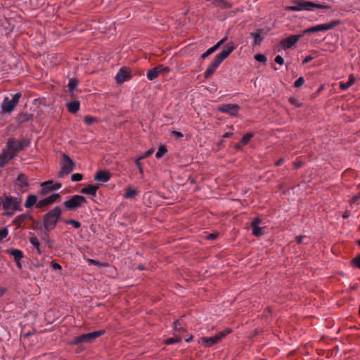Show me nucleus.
<instances>
[{"mask_svg":"<svg viewBox=\"0 0 360 360\" xmlns=\"http://www.w3.org/2000/svg\"><path fill=\"white\" fill-rule=\"evenodd\" d=\"M37 198L35 195H27L26 200L25 202V207L26 208H30L34 205H37Z\"/></svg>","mask_w":360,"mask_h":360,"instance_id":"nucleus-25","label":"nucleus"},{"mask_svg":"<svg viewBox=\"0 0 360 360\" xmlns=\"http://www.w3.org/2000/svg\"><path fill=\"white\" fill-rule=\"evenodd\" d=\"M105 333L104 330H99L89 333L82 334L74 338L72 345H77L79 344H87L91 342L97 338L101 336Z\"/></svg>","mask_w":360,"mask_h":360,"instance_id":"nucleus-6","label":"nucleus"},{"mask_svg":"<svg viewBox=\"0 0 360 360\" xmlns=\"http://www.w3.org/2000/svg\"><path fill=\"white\" fill-rule=\"evenodd\" d=\"M167 150L165 146H160L155 153V158L158 159L162 158L167 153Z\"/></svg>","mask_w":360,"mask_h":360,"instance_id":"nucleus-32","label":"nucleus"},{"mask_svg":"<svg viewBox=\"0 0 360 360\" xmlns=\"http://www.w3.org/2000/svg\"><path fill=\"white\" fill-rule=\"evenodd\" d=\"M330 8V6L326 4L314 3L307 0H295L292 6H287L285 9L288 11H313L315 8L328 9Z\"/></svg>","mask_w":360,"mask_h":360,"instance_id":"nucleus-3","label":"nucleus"},{"mask_svg":"<svg viewBox=\"0 0 360 360\" xmlns=\"http://www.w3.org/2000/svg\"><path fill=\"white\" fill-rule=\"evenodd\" d=\"M225 40L226 38H224L219 40L215 45L212 46V49L214 50V51H217L220 47V46H221L224 43Z\"/></svg>","mask_w":360,"mask_h":360,"instance_id":"nucleus-45","label":"nucleus"},{"mask_svg":"<svg viewBox=\"0 0 360 360\" xmlns=\"http://www.w3.org/2000/svg\"><path fill=\"white\" fill-rule=\"evenodd\" d=\"M2 202H3V197L0 196V206L1 205L2 206Z\"/></svg>","mask_w":360,"mask_h":360,"instance_id":"nucleus-64","label":"nucleus"},{"mask_svg":"<svg viewBox=\"0 0 360 360\" xmlns=\"http://www.w3.org/2000/svg\"><path fill=\"white\" fill-rule=\"evenodd\" d=\"M62 216V209L59 206H56L51 210L47 211L43 216V225L46 231H53L60 220Z\"/></svg>","mask_w":360,"mask_h":360,"instance_id":"nucleus-2","label":"nucleus"},{"mask_svg":"<svg viewBox=\"0 0 360 360\" xmlns=\"http://www.w3.org/2000/svg\"><path fill=\"white\" fill-rule=\"evenodd\" d=\"M8 234V230L6 227L0 229V241L6 238Z\"/></svg>","mask_w":360,"mask_h":360,"instance_id":"nucleus-36","label":"nucleus"},{"mask_svg":"<svg viewBox=\"0 0 360 360\" xmlns=\"http://www.w3.org/2000/svg\"><path fill=\"white\" fill-rule=\"evenodd\" d=\"M21 200L12 196L4 195L3 196L2 208L6 214L13 215L16 211L21 210Z\"/></svg>","mask_w":360,"mask_h":360,"instance_id":"nucleus-4","label":"nucleus"},{"mask_svg":"<svg viewBox=\"0 0 360 360\" xmlns=\"http://www.w3.org/2000/svg\"><path fill=\"white\" fill-rule=\"evenodd\" d=\"M212 4L217 6L223 9H226L231 7V4L224 0H211Z\"/></svg>","mask_w":360,"mask_h":360,"instance_id":"nucleus-28","label":"nucleus"},{"mask_svg":"<svg viewBox=\"0 0 360 360\" xmlns=\"http://www.w3.org/2000/svg\"><path fill=\"white\" fill-rule=\"evenodd\" d=\"M51 267L54 269V270H60L61 269V266L58 264L57 262H56L55 261H52L51 262Z\"/></svg>","mask_w":360,"mask_h":360,"instance_id":"nucleus-48","label":"nucleus"},{"mask_svg":"<svg viewBox=\"0 0 360 360\" xmlns=\"http://www.w3.org/2000/svg\"><path fill=\"white\" fill-rule=\"evenodd\" d=\"M288 101L292 105H294L297 107L301 106V103L294 97L289 98Z\"/></svg>","mask_w":360,"mask_h":360,"instance_id":"nucleus-44","label":"nucleus"},{"mask_svg":"<svg viewBox=\"0 0 360 360\" xmlns=\"http://www.w3.org/2000/svg\"><path fill=\"white\" fill-rule=\"evenodd\" d=\"M192 338H193V336H192V335H191L189 338H186V339L185 340V341H186V342H190V341H191V340L192 339Z\"/></svg>","mask_w":360,"mask_h":360,"instance_id":"nucleus-63","label":"nucleus"},{"mask_svg":"<svg viewBox=\"0 0 360 360\" xmlns=\"http://www.w3.org/2000/svg\"><path fill=\"white\" fill-rule=\"evenodd\" d=\"M240 110V106L233 103H225L218 107V110L221 112L237 116Z\"/></svg>","mask_w":360,"mask_h":360,"instance_id":"nucleus-12","label":"nucleus"},{"mask_svg":"<svg viewBox=\"0 0 360 360\" xmlns=\"http://www.w3.org/2000/svg\"><path fill=\"white\" fill-rule=\"evenodd\" d=\"M20 260H18V262H16V265L19 268V269H21V264H20Z\"/></svg>","mask_w":360,"mask_h":360,"instance_id":"nucleus-61","label":"nucleus"},{"mask_svg":"<svg viewBox=\"0 0 360 360\" xmlns=\"http://www.w3.org/2000/svg\"><path fill=\"white\" fill-rule=\"evenodd\" d=\"M174 330H177L179 332H183L184 331V328L181 326V324L179 322V321H176L174 322Z\"/></svg>","mask_w":360,"mask_h":360,"instance_id":"nucleus-40","label":"nucleus"},{"mask_svg":"<svg viewBox=\"0 0 360 360\" xmlns=\"http://www.w3.org/2000/svg\"><path fill=\"white\" fill-rule=\"evenodd\" d=\"M355 82V77L353 75H349L348 81L347 82H340V88L342 90H345L350 87Z\"/></svg>","mask_w":360,"mask_h":360,"instance_id":"nucleus-27","label":"nucleus"},{"mask_svg":"<svg viewBox=\"0 0 360 360\" xmlns=\"http://www.w3.org/2000/svg\"><path fill=\"white\" fill-rule=\"evenodd\" d=\"M304 83V79L302 77H300L294 83V86L295 88H300Z\"/></svg>","mask_w":360,"mask_h":360,"instance_id":"nucleus-39","label":"nucleus"},{"mask_svg":"<svg viewBox=\"0 0 360 360\" xmlns=\"http://www.w3.org/2000/svg\"><path fill=\"white\" fill-rule=\"evenodd\" d=\"M283 162H284V160H283V159H282V158H281V159H279V160L276 162V166H280V165H281L283 163Z\"/></svg>","mask_w":360,"mask_h":360,"instance_id":"nucleus-59","label":"nucleus"},{"mask_svg":"<svg viewBox=\"0 0 360 360\" xmlns=\"http://www.w3.org/2000/svg\"><path fill=\"white\" fill-rule=\"evenodd\" d=\"M88 262H89V264H91L99 265L98 262H97L96 260L92 259H88Z\"/></svg>","mask_w":360,"mask_h":360,"instance_id":"nucleus-57","label":"nucleus"},{"mask_svg":"<svg viewBox=\"0 0 360 360\" xmlns=\"http://www.w3.org/2000/svg\"><path fill=\"white\" fill-rule=\"evenodd\" d=\"M31 117H32L31 115H30V114H24L22 115V120L23 121H28V120H30L31 119Z\"/></svg>","mask_w":360,"mask_h":360,"instance_id":"nucleus-54","label":"nucleus"},{"mask_svg":"<svg viewBox=\"0 0 360 360\" xmlns=\"http://www.w3.org/2000/svg\"><path fill=\"white\" fill-rule=\"evenodd\" d=\"M254 58L255 60L258 62L266 63L267 60L266 57L264 55L260 53L256 54Z\"/></svg>","mask_w":360,"mask_h":360,"instance_id":"nucleus-38","label":"nucleus"},{"mask_svg":"<svg viewBox=\"0 0 360 360\" xmlns=\"http://www.w3.org/2000/svg\"><path fill=\"white\" fill-rule=\"evenodd\" d=\"M232 136H233V133L231 131H229V132H226L225 134H224L222 137L223 138H230Z\"/></svg>","mask_w":360,"mask_h":360,"instance_id":"nucleus-56","label":"nucleus"},{"mask_svg":"<svg viewBox=\"0 0 360 360\" xmlns=\"http://www.w3.org/2000/svg\"><path fill=\"white\" fill-rule=\"evenodd\" d=\"M65 223L66 224L72 225L75 229H77L81 226L80 222L75 219H66Z\"/></svg>","mask_w":360,"mask_h":360,"instance_id":"nucleus-33","label":"nucleus"},{"mask_svg":"<svg viewBox=\"0 0 360 360\" xmlns=\"http://www.w3.org/2000/svg\"><path fill=\"white\" fill-rule=\"evenodd\" d=\"M172 135L179 139V138H182L184 136L183 134L180 131H172Z\"/></svg>","mask_w":360,"mask_h":360,"instance_id":"nucleus-52","label":"nucleus"},{"mask_svg":"<svg viewBox=\"0 0 360 360\" xmlns=\"http://www.w3.org/2000/svg\"><path fill=\"white\" fill-rule=\"evenodd\" d=\"M169 68L168 67L160 65L150 70L147 72L146 77L148 80L152 81L155 79L160 74L165 75L169 72Z\"/></svg>","mask_w":360,"mask_h":360,"instance_id":"nucleus-13","label":"nucleus"},{"mask_svg":"<svg viewBox=\"0 0 360 360\" xmlns=\"http://www.w3.org/2000/svg\"><path fill=\"white\" fill-rule=\"evenodd\" d=\"M75 163L72 159L67 155H63V162L60 169L58 176L59 177H63L69 174L74 169Z\"/></svg>","mask_w":360,"mask_h":360,"instance_id":"nucleus-10","label":"nucleus"},{"mask_svg":"<svg viewBox=\"0 0 360 360\" xmlns=\"http://www.w3.org/2000/svg\"><path fill=\"white\" fill-rule=\"evenodd\" d=\"M141 160V159H139V158H137L135 160V164H136V165L137 166V167H138V169H139V170L140 173H141V174H142V173H143V167H142L141 164V162H140V160Z\"/></svg>","mask_w":360,"mask_h":360,"instance_id":"nucleus-51","label":"nucleus"},{"mask_svg":"<svg viewBox=\"0 0 360 360\" xmlns=\"http://www.w3.org/2000/svg\"><path fill=\"white\" fill-rule=\"evenodd\" d=\"M250 34L253 37V44L259 45L263 40L262 36L258 33L252 32Z\"/></svg>","mask_w":360,"mask_h":360,"instance_id":"nucleus-31","label":"nucleus"},{"mask_svg":"<svg viewBox=\"0 0 360 360\" xmlns=\"http://www.w3.org/2000/svg\"><path fill=\"white\" fill-rule=\"evenodd\" d=\"M261 220L258 218H255L252 221L250 224L252 234L255 236H259L264 233L263 228L259 226Z\"/></svg>","mask_w":360,"mask_h":360,"instance_id":"nucleus-19","label":"nucleus"},{"mask_svg":"<svg viewBox=\"0 0 360 360\" xmlns=\"http://www.w3.org/2000/svg\"><path fill=\"white\" fill-rule=\"evenodd\" d=\"M352 263L356 267L360 269V255L354 257L352 259Z\"/></svg>","mask_w":360,"mask_h":360,"instance_id":"nucleus-49","label":"nucleus"},{"mask_svg":"<svg viewBox=\"0 0 360 360\" xmlns=\"http://www.w3.org/2000/svg\"><path fill=\"white\" fill-rule=\"evenodd\" d=\"M214 51V50L212 49V47H210V49H208L205 52H204L201 56H200V58L204 60L205 59L207 56H209L210 55H211L212 53H213Z\"/></svg>","mask_w":360,"mask_h":360,"instance_id":"nucleus-42","label":"nucleus"},{"mask_svg":"<svg viewBox=\"0 0 360 360\" xmlns=\"http://www.w3.org/2000/svg\"><path fill=\"white\" fill-rule=\"evenodd\" d=\"M86 202V198L80 195H75L64 202V207L68 210H73L82 207Z\"/></svg>","mask_w":360,"mask_h":360,"instance_id":"nucleus-9","label":"nucleus"},{"mask_svg":"<svg viewBox=\"0 0 360 360\" xmlns=\"http://www.w3.org/2000/svg\"><path fill=\"white\" fill-rule=\"evenodd\" d=\"M225 40L226 38H224L219 40L215 45L212 46V49L214 50V51H217L220 47V46H221L224 43Z\"/></svg>","mask_w":360,"mask_h":360,"instance_id":"nucleus-46","label":"nucleus"},{"mask_svg":"<svg viewBox=\"0 0 360 360\" xmlns=\"http://www.w3.org/2000/svg\"><path fill=\"white\" fill-rule=\"evenodd\" d=\"M76 85H77V81L75 79H71L69 80L68 87H69L70 91H72L74 89V88L76 86Z\"/></svg>","mask_w":360,"mask_h":360,"instance_id":"nucleus-47","label":"nucleus"},{"mask_svg":"<svg viewBox=\"0 0 360 360\" xmlns=\"http://www.w3.org/2000/svg\"><path fill=\"white\" fill-rule=\"evenodd\" d=\"M340 23H341V22L339 20H332L328 23L320 24V25H315L313 27H310L307 29H305L303 31L302 34L304 35L307 33L327 31V30L333 29L335 26L340 25Z\"/></svg>","mask_w":360,"mask_h":360,"instance_id":"nucleus-7","label":"nucleus"},{"mask_svg":"<svg viewBox=\"0 0 360 360\" xmlns=\"http://www.w3.org/2000/svg\"><path fill=\"white\" fill-rule=\"evenodd\" d=\"M98 190V186L95 185H89L88 186L83 188L81 192L84 194L90 195L92 196H95L96 191Z\"/></svg>","mask_w":360,"mask_h":360,"instance_id":"nucleus-23","label":"nucleus"},{"mask_svg":"<svg viewBox=\"0 0 360 360\" xmlns=\"http://www.w3.org/2000/svg\"><path fill=\"white\" fill-rule=\"evenodd\" d=\"M84 121L87 125H91L94 122H96L97 120L96 117L89 115L84 117Z\"/></svg>","mask_w":360,"mask_h":360,"instance_id":"nucleus-37","label":"nucleus"},{"mask_svg":"<svg viewBox=\"0 0 360 360\" xmlns=\"http://www.w3.org/2000/svg\"><path fill=\"white\" fill-rule=\"evenodd\" d=\"M252 137V134H250V133L245 134L242 137V139L240 140L241 145L242 146L246 145L250 141V140L251 139Z\"/></svg>","mask_w":360,"mask_h":360,"instance_id":"nucleus-34","label":"nucleus"},{"mask_svg":"<svg viewBox=\"0 0 360 360\" xmlns=\"http://www.w3.org/2000/svg\"><path fill=\"white\" fill-rule=\"evenodd\" d=\"M8 253L13 257L15 262H18L23 257L22 252L18 249H11L8 250Z\"/></svg>","mask_w":360,"mask_h":360,"instance_id":"nucleus-26","label":"nucleus"},{"mask_svg":"<svg viewBox=\"0 0 360 360\" xmlns=\"http://www.w3.org/2000/svg\"><path fill=\"white\" fill-rule=\"evenodd\" d=\"M139 193L136 189L128 188L124 194V198L127 199L134 198Z\"/></svg>","mask_w":360,"mask_h":360,"instance_id":"nucleus-30","label":"nucleus"},{"mask_svg":"<svg viewBox=\"0 0 360 360\" xmlns=\"http://www.w3.org/2000/svg\"><path fill=\"white\" fill-rule=\"evenodd\" d=\"M60 194L53 193L44 199L38 201L37 203V208H41L50 205L56 202L60 198Z\"/></svg>","mask_w":360,"mask_h":360,"instance_id":"nucleus-16","label":"nucleus"},{"mask_svg":"<svg viewBox=\"0 0 360 360\" xmlns=\"http://www.w3.org/2000/svg\"><path fill=\"white\" fill-rule=\"evenodd\" d=\"M181 340V338L180 337H177V336L170 338L165 340V345H172V344L180 342Z\"/></svg>","mask_w":360,"mask_h":360,"instance_id":"nucleus-35","label":"nucleus"},{"mask_svg":"<svg viewBox=\"0 0 360 360\" xmlns=\"http://www.w3.org/2000/svg\"><path fill=\"white\" fill-rule=\"evenodd\" d=\"M217 237V235L214 233H210L207 236V239H214Z\"/></svg>","mask_w":360,"mask_h":360,"instance_id":"nucleus-60","label":"nucleus"},{"mask_svg":"<svg viewBox=\"0 0 360 360\" xmlns=\"http://www.w3.org/2000/svg\"><path fill=\"white\" fill-rule=\"evenodd\" d=\"M275 62L278 64H279L280 65H283L284 64V59L283 58L280 56V55H278L276 56L275 58Z\"/></svg>","mask_w":360,"mask_h":360,"instance_id":"nucleus-50","label":"nucleus"},{"mask_svg":"<svg viewBox=\"0 0 360 360\" xmlns=\"http://www.w3.org/2000/svg\"><path fill=\"white\" fill-rule=\"evenodd\" d=\"M303 34L290 35V37L282 39L280 41V46L283 50H287L292 48L302 37Z\"/></svg>","mask_w":360,"mask_h":360,"instance_id":"nucleus-11","label":"nucleus"},{"mask_svg":"<svg viewBox=\"0 0 360 360\" xmlns=\"http://www.w3.org/2000/svg\"><path fill=\"white\" fill-rule=\"evenodd\" d=\"M313 57L311 56H307L302 61V64H306L307 63H309V61H311V60H313Z\"/></svg>","mask_w":360,"mask_h":360,"instance_id":"nucleus-53","label":"nucleus"},{"mask_svg":"<svg viewBox=\"0 0 360 360\" xmlns=\"http://www.w3.org/2000/svg\"><path fill=\"white\" fill-rule=\"evenodd\" d=\"M15 187L20 192H25L28 189L29 183L25 174L21 173L18 176L15 182Z\"/></svg>","mask_w":360,"mask_h":360,"instance_id":"nucleus-14","label":"nucleus"},{"mask_svg":"<svg viewBox=\"0 0 360 360\" xmlns=\"http://www.w3.org/2000/svg\"><path fill=\"white\" fill-rule=\"evenodd\" d=\"M29 241L32 244V248L35 249L38 253H40L41 252L40 243H39L38 238L36 236H32L30 237Z\"/></svg>","mask_w":360,"mask_h":360,"instance_id":"nucleus-29","label":"nucleus"},{"mask_svg":"<svg viewBox=\"0 0 360 360\" xmlns=\"http://www.w3.org/2000/svg\"><path fill=\"white\" fill-rule=\"evenodd\" d=\"M15 157L13 151H9L4 148L0 153V167H3L6 164Z\"/></svg>","mask_w":360,"mask_h":360,"instance_id":"nucleus-17","label":"nucleus"},{"mask_svg":"<svg viewBox=\"0 0 360 360\" xmlns=\"http://www.w3.org/2000/svg\"><path fill=\"white\" fill-rule=\"evenodd\" d=\"M235 49L232 42L228 43L224 49L214 57L212 63L207 67L204 72L205 78H208L212 75L216 69L219 66L221 62L226 58L230 53Z\"/></svg>","mask_w":360,"mask_h":360,"instance_id":"nucleus-1","label":"nucleus"},{"mask_svg":"<svg viewBox=\"0 0 360 360\" xmlns=\"http://www.w3.org/2000/svg\"><path fill=\"white\" fill-rule=\"evenodd\" d=\"M21 94L20 93L15 94L11 100L8 97H5L1 103L2 111L11 113L18 103Z\"/></svg>","mask_w":360,"mask_h":360,"instance_id":"nucleus-8","label":"nucleus"},{"mask_svg":"<svg viewBox=\"0 0 360 360\" xmlns=\"http://www.w3.org/2000/svg\"><path fill=\"white\" fill-rule=\"evenodd\" d=\"M6 289L5 288H0V297L4 295Z\"/></svg>","mask_w":360,"mask_h":360,"instance_id":"nucleus-58","label":"nucleus"},{"mask_svg":"<svg viewBox=\"0 0 360 360\" xmlns=\"http://www.w3.org/2000/svg\"><path fill=\"white\" fill-rule=\"evenodd\" d=\"M130 79V73L125 68L120 69L115 76V79L118 83H123Z\"/></svg>","mask_w":360,"mask_h":360,"instance_id":"nucleus-18","label":"nucleus"},{"mask_svg":"<svg viewBox=\"0 0 360 360\" xmlns=\"http://www.w3.org/2000/svg\"><path fill=\"white\" fill-rule=\"evenodd\" d=\"M27 218L28 215L26 214H20L13 220V224H15L17 228H20Z\"/></svg>","mask_w":360,"mask_h":360,"instance_id":"nucleus-24","label":"nucleus"},{"mask_svg":"<svg viewBox=\"0 0 360 360\" xmlns=\"http://www.w3.org/2000/svg\"><path fill=\"white\" fill-rule=\"evenodd\" d=\"M231 333V330L229 328H226L212 337H202L201 338L198 342L205 347H210L212 345L217 344L223 338L227 335Z\"/></svg>","mask_w":360,"mask_h":360,"instance_id":"nucleus-5","label":"nucleus"},{"mask_svg":"<svg viewBox=\"0 0 360 360\" xmlns=\"http://www.w3.org/2000/svg\"><path fill=\"white\" fill-rule=\"evenodd\" d=\"M242 146H243L241 145L240 142L236 145V148H238V149L240 148Z\"/></svg>","mask_w":360,"mask_h":360,"instance_id":"nucleus-62","label":"nucleus"},{"mask_svg":"<svg viewBox=\"0 0 360 360\" xmlns=\"http://www.w3.org/2000/svg\"><path fill=\"white\" fill-rule=\"evenodd\" d=\"M304 236H297L296 237V241L298 244H300L303 242V239H304Z\"/></svg>","mask_w":360,"mask_h":360,"instance_id":"nucleus-55","label":"nucleus"},{"mask_svg":"<svg viewBox=\"0 0 360 360\" xmlns=\"http://www.w3.org/2000/svg\"><path fill=\"white\" fill-rule=\"evenodd\" d=\"M41 193L42 195H46L50 191H56V190H58L59 188H60L61 184L54 183L52 181H47L43 182L41 184Z\"/></svg>","mask_w":360,"mask_h":360,"instance_id":"nucleus-15","label":"nucleus"},{"mask_svg":"<svg viewBox=\"0 0 360 360\" xmlns=\"http://www.w3.org/2000/svg\"><path fill=\"white\" fill-rule=\"evenodd\" d=\"M111 174L105 170L98 171L95 176L94 179L102 183H105L110 180Z\"/></svg>","mask_w":360,"mask_h":360,"instance_id":"nucleus-20","label":"nucleus"},{"mask_svg":"<svg viewBox=\"0 0 360 360\" xmlns=\"http://www.w3.org/2000/svg\"><path fill=\"white\" fill-rule=\"evenodd\" d=\"M82 179V175L79 173H75L71 176L72 181H79Z\"/></svg>","mask_w":360,"mask_h":360,"instance_id":"nucleus-41","label":"nucleus"},{"mask_svg":"<svg viewBox=\"0 0 360 360\" xmlns=\"http://www.w3.org/2000/svg\"><path fill=\"white\" fill-rule=\"evenodd\" d=\"M153 152H154V149L150 148L149 150L146 151L144 153H143L141 155H140L139 158V159H144L146 158H148L150 155H152L153 153Z\"/></svg>","mask_w":360,"mask_h":360,"instance_id":"nucleus-43","label":"nucleus"},{"mask_svg":"<svg viewBox=\"0 0 360 360\" xmlns=\"http://www.w3.org/2000/svg\"><path fill=\"white\" fill-rule=\"evenodd\" d=\"M22 148V146L20 142L15 141L14 139H8L7 142L6 150H9V151H13L15 155V152L21 150Z\"/></svg>","mask_w":360,"mask_h":360,"instance_id":"nucleus-21","label":"nucleus"},{"mask_svg":"<svg viewBox=\"0 0 360 360\" xmlns=\"http://www.w3.org/2000/svg\"><path fill=\"white\" fill-rule=\"evenodd\" d=\"M80 103L78 101H72L67 103V108L70 112L75 113L79 109Z\"/></svg>","mask_w":360,"mask_h":360,"instance_id":"nucleus-22","label":"nucleus"}]
</instances>
